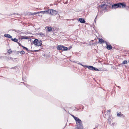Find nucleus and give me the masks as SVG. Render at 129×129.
<instances>
[{
	"instance_id": "26",
	"label": "nucleus",
	"mask_w": 129,
	"mask_h": 129,
	"mask_svg": "<svg viewBox=\"0 0 129 129\" xmlns=\"http://www.w3.org/2000/svg\"><path fill=\"white\" fill-rule=\"evenodd\" d=\"M22 47L23 48H25V47L23 46H22Z\"/></svg>"
},
{
	"instance_id": "24",
	"label": "nucleus",
	"mask_w": 129,
	"mask_h": 129,
	"mask_svg": "<svg viewBox=\"0 0 129 129\" xmlns=\"http://www.w3.org/2000/svg\"><path fill=\"white\" fill-rule=\"evenodd\" d=\"M40 35L42 36H43L44 35L43 34H41Z\"/></svg>"
},
{
	"instance_id": "17",
	"label": "nucleus",
	"mask_w": 129,
	"mask_h": 129,
	"mask_svg": "<svg viewBox=\"0 0 129 129\" xmlns=\"http://www.w3.org/2000/svg\"><path fill=\"white\" fill-rule=\"evenodd\" d=\"M99 42L101 43H102L104 42L103 40L102 39H99Z\"/></svg>"
},
{
	"instance_id": "4",
	"label": "nucleus",
	"mask_w": 129,
	"mask_h": 129,
	"mask_svg": "<svg viewBox=\"0 0 129 129\" xmlns=\"http://www.w3.org/2000/svg\"><path fill=\"white\" fill-rule=\"evenodd\" d=\"M57 14V12L55 10L49 9L48 10V14L51 15H55Z\"/></svg>"
},
{
	"instance_id": "20",
	"label": "nucleus",
	"mask_w": 129,
	"mask_h": 129,
	"mask_svg": "<svg viewBox=\"0 0 129 129\" xmlns=\"http://www.w3.org/2000/svg\"><path fill=\"white\" fill-rule=\"evenodd\" d=\"M76 63H77L76 62ZM78 64H80V65H81L82 66L85 67V66H84L81 63H78Z\"/></svg>"
},
{
	"instance_id": "9",
	"label": "nucleus",
	"mask_w": 129,
	"mask_h": 129,
	"mask_svg": "<svg viewBox=\"0 0 129 129\" xmlns=\"http://www.w3.org/2000/svg\"><path fill=\"white\" fill-rule=\"evenodd\" d=\"M4 37L8 38H11L12 37L9 34H5L4 35Z\"/></svg>"
},
{
	"instance_id": "14",
	"label": "nucleus",
	"mask_w": 129,
	"mask_h": 129,
	"mask_svg": "<svg viewBox=\"0 0 129 129\" xmlns=\"http://www.w3.org/2000/svg\"><path fill=\"white\" fill-rule=\"evenodd\" d=\"M122 115H123L121 114L120 112H119L117 114V116H121Z\"/></svg>"
},
{
	"instance_id": "22",
	"label": "nucleus",
	"mask_w": 129,
	"mask_h": 129,
	"mask_svg": "<svg viewBox=\"0 0 129 129\" xmlns=\"http://www.w3.org/2000/svg\"><path fill=\"white\" fill-rule=\"evenodd\" d=\"M72 46H70V47H69V49L68 50H70V49L71 48H72Z\"/></svg>"
},
{
	"instance_id": "16",
	"label": "nucleus",
	"mask_w": 129,
	"mask_h": 129,
	"mask_svg": "<svg viewBox=\"0 0 129 129\" xmlns=\"http://www.w3.org/2000/svg\"><path fill=\"white\" fill-rule=\"evenodd\" d=\"M12 52V51L11 49H9L8 51V53H9V54L11 53Z\"/></svg>"
},
{
	"instance_id": "1",
	"label": "nucleus",
	"mask_w": 129,
	"mask_h": 129,
	"mask_svg": "<svg viewBox=\"0 0 129 129\" xmlns=\"http://www.w3.org/2000/svg\"><path fill=\"white\" fill-rule=\"evenodd\" d=\"M72 116L75 120L76 122V125L75 129H83V127L82 126V122L81 120L78 117H75L73 116Z\"/></svg>"
},
{
	"instance_id": "13",
	"label": "nucleus",
	"mask_w": 129,
	"mask_h": 129,
	"mask_svg": "<svg viewBox=\"0 0 129 129\" xmlns=\"http://www.w3.org/2000/svg\"><path fill=\"white\" fill-rule=\"evenodd\" d=\"M40 12V13H44V14L45 13H46L47 14H48V10H47L46 11H41Z\"/></svg>"
},
{
	"instance_id": "15",
	"label": "nucleus",
	"mask_w": 129,
	"mask_h": 129,
	"mask_svg": "<svg viewBox=\"0 0 129 129\" xmlns=\"http://www.w3.org/2000/svg\"><path fill=\"white\" fill-rule=\"evenodd\" d=\"M47 29L49 31H50L52 30V28L50 27H48Z\"/></svg>"
},
{
	"instance_id": "7",
	"label": "nucleus",
	"mask_w": 129,
	"mask_h": 129,
	"mask_svg": "<svg viewBox=\"0 0 129 129\" xmlns=\"http://www.w3.org/2000/svg\"><path fill=\"white\" fill-rule=\"evenodd\" d=\"M21 39H29L30 38L29 37L23 36Z\"/></svg>"
},
{
	"instance_id": "23",
	"label": "nucleus",
	"mask_w": 129,
	"mask_h": 129,
	"mask_svg": "<svg viewBox=\"0 0 129 129\" xmlns=\"http://www.w3.org/2000/svg\"><path fill=\"white\" fill-rule=\"evenodd\" d=\"M25 49H26V50H28V49L26 47H25Z\"/></svg>"
},
{
	"instance_id": "11",
	"label": "nucleus",
	"mask_w": 129,
	"mask_h": 129,
	"mask_svg": "<svg viewBox=\"0 0 129 129\" xmlns=\"http://www.w3.org/2000/svg\"><path fill=\"white\" fill-rule=\"evenodd\" d=\"M11 40L15 42H17L18 41V40L16 39V38H14V39H11Z\"/></svg>"
},
{
	"instance_id": "8",
	"label": "nucleus",
	"mask_w": 129,
	"mask_h": 129,
	"mask_svg": "<svg viewBox=\"0 0 129 129\" xmlns=\"http://www.w3.org/2000/svg\"><path fill=\"white\" fill-rule=\"evenodd\" d=\"M78 21L81 23H84L85 22V20L83 19L80 18Z\"/></svg>"
},
{
	"instance_id": "21",
	"label": "nucleus",
	"mask_w": 129,
	"mask_h": 129,
	"mask_svg": "<svg viewBox=\"0 0 129 129\" xmlns=\"http://www.w3.org/2000/svg\"><path fill=\"white\" fill-rule=\"evenodd\" d=\"M40 12H35L34 13H33V14L35 15L37 14L40 13Z\"/></svg>"
},
{
	"instance_id": "19",
	"label": "nucleus",
	"mask_w": 129,
	"mask_h": 129,
	"mask_svg": "<svg viewBox=\"0 0 129 129\" xmlns=\"http://www.w3.org/2000/svg\"><path fill=\"white\" fill-rule=\"evenodd\" d=\"M20 54H24L25 53L23 51H21L20 52Z\"/></svg>"
},
{
	"instance_id": "6",
	"label": "nucleus",
	"mask_w": 129,
	"mask_h": 129,
	"mask_svg": "<svg viewBox=\"0 0 129 129\" xmlns=\"http://www.w3.org/2000/svg\"><path fill=\"white\" fill-rule=\"evenodd\" d=\"M57 48L58 50L62 51L63 46L61 45H58L57 47Z\"/></svg>"
},
{
	"instance_id": "27",
	"label": "nucleus",
	"mask_w": 129,
	"mask_h": 129,
	"mask_svg": "<svg viewBox=\"0 0 129 129\" xmlns=\"http://www.w3.org/2000/svg\"><path fill=\"white\" fill-rule=\"evenodd\" d=\"M39 16H41L42 15H41V14H39Z\"/></svg>"
},
{
	"instance_id": "18",
	"label": "nucleus",
	"mask_w": 129,
	"mask_h": 129,
	"mask_svg": "<svg viewBox=\"0 0 129 129\" xmlns=\"http://www.w3.org/2000/svg\"><path fill=\"white\" fill-rule=\"evenodd\" d=\"M127 63V61L126 60H124L123 61V63L124 64H126Z\"/></svg>"
},
{
	"instance_id": "25",
	"label": "nucleus",
	"mask_w": 129,
	"mask_h": 129,
	"mask_svg": "<svg viewBox=\"0 0 129 129\" xmlns=\"http://www.w3.org/2000/svg\"><path fill=\"white\" fill-rule=\"evenodd\" d=\"M41 13L42 14H44V13Z\"/></svg>"
},
{
	"instance_id": "3",
	"label": "nucleus",
	"mask_w": 129,
	"mask_h": 129,
	"mask_svg": "<svg viewBox=\"0 0 129 129\" xmlns=\"http://www.w3.org/2000/svg\"><path fill=\"white\" fill-rule=\"evenodd\" d=\"M42 41L41 40L35 39L34 41V44L36 46H41L42 45Z\"/></svg>"
},
{
	"instance_id": "12",
	"label": "nucleus",
	"mask_w": 129,
	"mask_h": 129,
	"mask_svg": "<svg viewBox=\"0 0 129 129\" xmlns=\"http://www.w3.org/2000/svg\"><path fill=\"white\" fill-rule=\"evenodd\" d=\"M68 50V48L67 47L63 46V48H62V51H66Z\"/></svg>"
},
{
	"instance_id": "5",
	"label": "nucleus",
	"mask_w": 129,
	"mask_h": 129,
	"mask_svg": "<svg viewBox=\"0 0 129 129\" xmlns=\"http://www.w3.org/2000/svg\"><path fill=\"white\" fill-rule=\"evenodd\" d=\"M85 67L89 69L92 70H95L96 71H99L97 68H95L92 66H85Z\"/></svg>"
},
{
	"instance_id": "10",
	"label": "nucleus",
	"mask_w": 129,
	"mask_h": 129,
	"mask_svg": "<svg viewBox=\"0 0 129 129\" xmlns=\"http://www.w3.org/2000/svg\"><path fill=\"white\" fill-rule=\"evenodd\" d=\"M107 46V48L108 50H110L112 49V46L110 45H108L107 44H106Z\"/></svg>"
},
{
	"instance_id": "2",
	"label": "nucleus",
	"mask_w": 129,
	"mask_h": 129,
	"mask_svg": "<svg viewBox=\"0 0 129 129\" xmlns=\"http://www.w3.org/2000/svg\"><path fill=\"white\" fill-rule=\"evenodd\" d=\"M121 6H122L123 8L125 6V4L123 3L114 4L112 5V8L116 9L118 8H120Z\"/></svg>"
}]
</instances>
